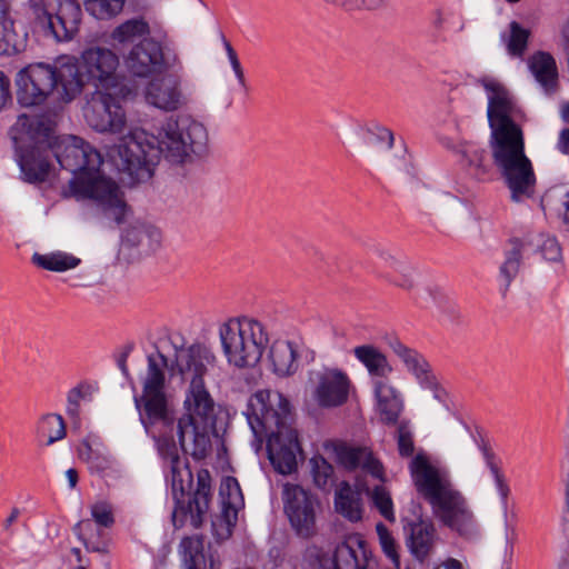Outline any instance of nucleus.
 Listing matches in <instances>:
<instances>
[{"instance_id":"16","label":"nucleus","mask_w":569,"mask_h":569,"mask_svg":"<svg viewBox=\"0 0 569 569\" xmlns=\"http://www.w3.org/2000/svg\"><path fill=\"white\" fill-rule=\"evenodd\" d=\"M349 388L350 379L346 372L325 368L316 373L313 396L320 407L336 408L347 402Z\"/></svg>"},{"instance_id":"19","label":"nucleus","mask_w":569,"mask_h":569,"mask_svg":"<svg viewBox=\"0 0 569 569\" xmlns=\"http://www.w3.org/2000/svg\"><path fill=\"white\" fill-rule=\"evenodd\" d=\"M391 349L401 359L407 370L415 376L421 388L432 391L433 398L438 401H446V391L439 386L429 362L420 352L400 341L391 343Z\"/></svg>"},{"instance_id":"26","label":"nucleus","mask_w":569,"mask_h":569,"mask_svg":"<svg viewBox=\"0 0 569 569\" xmlns=\"http://www.w3.org/2000/svg\"><path fill=\"white\" fill-rule=\"evenodd\" d=\"M353 355L368 370L370 377L375 380L388 381L392 367L385 353L373 345H361L353 349Z\"/></svg>"},{"instance_id":"30","label":"nucleus","mask_w":569,"mask_h":569,"mask_svg":"<svg viewBox=\"0 0 569 569\" xmlns=\"http://www.w3.org/2000/svg\"><path fill=\"white\" fill-rule=\"evenodd\" d=\"M150 33V26L143 18H132L116 27L109 36L112 46L126 44L137 38L147 37Z\"/></svg>"},{"instance_id":"40","label":"nucleus","mask_w":569,"mask_h":569,"mask_svg":"<svg viewBox=\"0 0 569 569\" xmlns=\"http://www.w3.org/2000/svg\"><path fill=\"white\" fill-rule=\"evenodd\" d=\"M396 440L398 452L402 458H410L415 452L413 433L410 428V422L401 420L398 422L396 431Z\"/></svg>"},{"instance_id":"36","label":"nucleus","mask_w":569,"mask_h":569,"mask_svg":"<svg viewBox=\"0 0 569 569\" xmlns=\"http://www.w3.org/2000/svg\"><path fill=\"white\" fill-rule=\"evenodd\" d=\"M363 490L370 497L373 507L379 511V513L386 520L393 522L396 520V516L390 492L382 485L375 486L372 490H370L369 487H366Z\"/></svg>"},{"instance_id":"35","label":"nucleus","mask_w":569,"mask_h":569,"mask_svg":"<svg viewBox=\"0 0 569 569\" xmlns=\"http://www.w3.org/2000/svg\"><path fill=\"white\" fill-rule=\"evenodd\" d=\"M309 465L315 486L323 491H329L335 485V470L332 465L320 455L313 456Z\"/></svg>"},{"instance_id":"5","label":"nucleus","mask_w":569,"mask_h":569,"mask_svg":"<svg viewBox=\"0 0 569 569\" xmlns=\"http://www.w3.org/2000/svg\"><path fill=\"white\" fill-rule=\"evenodd\" d=\"M53 157L62 169L74 177L63 197L77 200H92L117 224L124 222L128 206L120 196L119 187L112 180L100 176L103 162L101 153L80 137L57 138L52 133Z\"/></svg>"},{"instance_id":"63","label":"nucleus","mask_w":569,"mask_h":569,"mask_svg":"<svg viewBox=\"0 0 569 569\" xmlns=\"http://www.w3.org/2000/svg\"><path fill=\"white\" fill-rule=\"evenodd\" d=\"M562 36L566 39V41L569 42V19L567 20L562 28Z\"/></svg>"},{"instance_id":"7","label":"nucleus","mask_w":569,"mask_h":569,"mask_svg":"<svg viewBox=\"0 0 569 569\" xmlns=\"http://www.w3.org/2000/svg\"><path fill=\"white\" fill-rule=\"evenodd\" d=\"M409 468L417 491L431 505L437 518L466 539L477 537L479 527L466 498L441 478L428 458L417 455Z\"/></svg>"},{"instance_id":"48","label":"nucleus","mask_w":569,"mask_h":569,"mask_svg":"<svg viewBox=\"0 0 569 569\" xmlns=\"http://www.w3.org/2000/svg\"><path fill=\"white\" fill-rule=\"evenodd\" d=\"M360 469L375 479L381 482L385 481V468L382 463L377 458H375L370 450L367 452L366 459H363Z\"/></svg>"},{"instance_id":"29","label":"nucleus","mask_w":569,"mask_h":569,"mask_svg":"<svg viewBox=\"0 0 569 569\" xmlns=\"http://www.w3.org/2000/svg\"><path fill=\"white\" fill-rule=\"evenodd\" d=\"M336 509L350 521H359L362 518V505L359 493L348 482H342L335 498Z\"/></svg>"},{"instance_id":"32","label":"nucleus","mask_w":569,"mask_h":569,"mask_svg":"<svg viewBox=\"0 0 569 569\" xmlns=\"http://www.w3.org/2000/svg\"><path fill=\"white\" fill-rule=\"evenodd\" d=\"M38 436L44 440L46 446H51L66 437V423L58 413L44 415L38 423Z\"/></svg>"},{"instance_id":"21","label":"nucleus","mask_w":569,"mask_h":569,"mask_svg":"<svg viewBox=\"0 0 569 569\" xmlns=\"http://www.w3.org/2000/svg\"><path fill=\"white\" fill-rule=\"evenodd\" d=\"M181 76L172 73L151 80L146 87L147 102L164 111H176L184 106L186 97L180 89Z\"/></svg>"},{"instance_id":"22","label":"nucleus","mask_w":569,"mask_h":569,"mask_svg":"<svg viewBox=\"0 0 569 569\" xmlns=\"http://www.w3.org/2000/svg\"><path fill=\"white\" fill-rule=\"evenodd\" d=\"M528 68L546 94L551 96L558 91L559 71L551 53L536 51L528 59Z\"/></svg>"},{"instance_id":"9","label":"nucleus","mask_w":569,"mask_h":569,"mask_svg":"<svg viewBox=\"0 0 569 569\" xmlns=\"http://www.w3.org/2000/svg\"><path fill=\"white\" fill-rule=\"evenodd\" d=\"M76 76L74 66H63L61 58L53 66L29 64L17 73V102L23 108L40 106L54 92L69 102L80 93Z\"/></svg>"},{"instance_id":"49","label":"nucleus","mask_w":569,"mask_h":569,"mask_svg":"<svg viewBox=\"0 0 569 569\" xmlns=\"http://www.w3.org/2000/svg\"><path fill=\"white\" fill-rule=\"evenodd\" d=\"M385 0H336V7L342 8L347 11L355 9L373 10L379 8Z\"/></svg>"},{"instance_id":"41","label":"nucleus","mask_w":569,"mask_h":569,"mask_svg":"<svg viewBox=\"0 0 569 569\" xmlns=\"http://www.w3.org/2000/svg\"><path fill=\"white\" fill-rule=\"evenodd\" d=\"M376 531L383 553L396 565L399 563L398 545L389 529L382 523L376 525Z\"/></svg>"},{"instance_id":"52","label":"nucleus","mask_w":569,"mask_h":569,"mask_svg":"<svg viewBox=\"0 0 569 569\" xmlns=\"http://www.w3.org/2000/svg\"><path fill=\"white\" fill-rule=\"evenodd\" d=\"M12 103L11 82L3 71H0V111Z\"/></svg>"},{"instance_id":"51","label":"nucleus","mask_w":569,"mask_h":569,"mask_svg":"<svg viewBox=\"0 0 569 569\" xmlns=\"http://www.w3.org/2000/svg\"><path fill=\"white\" fill-rule=\"evenodd\" d=\"M542 257L548 261H558L561 258V247L555 237H548L540 246Z\"/></svg>"},{"instance_id":"34","label":"nucleus","mask_w":569,"mask_h":569,"mask_svg":"<svg viewBox=\"0 0 569 569\" xmlns=\"http://www.w3.org/2000/svg\"><path fill=\"white\" fill-rule=\"evenodd\" d=\"M147 377L142 387H166L164 369L168 368V358L158 349L147 358Z\"/></svg>"},{"instance_id":"50","label":"nucleus","mask_w":569,"mask_h":569,"mask_svg":"<svg viewBox=\"0 0 569 569\" xmlns=\"http://www.w3.org/2000/svg\"><path fill=\"white\" fill-rule=\"evenodd\" d=\"M84 397L82 386H77L69 390L67 396V413L76 419L79 417L80 400Z\"/></svg>"},{"instance_id":"18","label":"nucleus","mask_w":569,"mask_h":569,"mask_svg":"<svg viewBox=\"0 0 569 569\" xmlns=\"http://www.w3.org/2000/svg\"><path fill=\"white\" fill-rule=\"evenodd\" d=\"M455 153L459 157V162L477 182H491L495 180L496 171L493 156L489 154L486 148L472 141L459 142L453 147Z\"/></svg>"},{"instance_id":"13","label":"nucleus","mask_w":569,"mask_h":569,"mask_svg":"<svg viewBox=\"0 0 569 569\" xmlns=\"http://www.w3.org/2000/svg\"><path fill=\"white\" fill-rule=\"evenodd\" d=\"M63 66H74L77 69V81L80 83V91L86 84H91L96 90L113 89L118 92L128 88L118 77V56L110 49L94 47L83 51L81 61L73 57L61 58Z\"/></svg>"},{"instance_id":"6","label":"nucleus","mask_w":569,"mask_h":569,"mask_svg":"<svg viewBox=\"0 0 569 569\" xmlns=\"http://www.w3.org/2000/svg\"><path fill=\"white\" fill-rule=\"evenodd\" d=\"M243 415L254 437L267 438L268 457L273 468L282 475L293 472L300 445L292 427L290 401L277 390H258L249 398Z\"/></svg>"},{"instance_id":"10","label":"nucleus","mask_w":569,"mask_h":569,"mask_svg":"<svg viewBox=\"0 0 569 569\" xmlns=\"http://www.w3.org/2000/svg\"><path fill=\"white\" fill-rule=\"evenodd\" d=\"M219 336L228 362L237 368L254 367L269 342L263 325L248 317L228 320Z\"/></svg>"},{"instance_id":"43","label":"nucleus","mask_w":569,"mask_h":569,"mask_svg":"<svg viewBox=\"0 0 569 569\" xmlns=\"http://www.w3.org/2000/svg\"><path fill=\"white\" fill-rule=\"evenodd\" d=\"M220 496L223 501H230L232 505L242 506L243 497L240 485L234 477H226L220 486Z\"/></svg>"},{"instance_id":"20","label":"nucleus","mask_w":569,"mask_h":569,"mask_svg":"<svg viewBox=\"0 0 569 569\" xmlns=\"http://www.w3.org/2000/svg\"><path fill=\"white\" fill-rule=\"evenodd\" d=\"M403 531L407 536V546L412 556L420 562L426 561L438 541L433 522L422 517H416L412 520L403 519Z\"/></svg>"},{"instance_id":"3","label":"nucleus","mask_w":569,"mask_h":569,"mask_svg":"<svg viewBox=\"0 0 569 569\" xmlns=\"http://www.w3.org/2000/svg\"><path fill=\"white\" fill-rule=\"evenodd\" d=\"M481 84L489 94L487 116L495 163L509 190L510 201L522 203L535 198L537 176L525 151L523 132L511 118L512 99L509 91L495 79L483 78Z\"/></svg>"},{"instance_id":"17","label":"nucleus","mask_w":569,"mask_h":569,"mask_svg":"<svg viewBox=\"0 0 569 569\" xmlns=\"http://www.w3.org/2000/svg\"><path fill=\"white\" fill-rule=\"evenodd\" d=\"M377 560L358 535L349 536L335 548L329 569H375Z\"/></svg>"},{"instance_id":"12","label":"nucleus","mask_w":569,"mask_h":569,"mask_svg":"<svg viewBox=\"0 0 569 569\" xmlns=\"http://www.w3.org/2000/svg\"><path fill=\"white\" fill-rule=\"evenodd\" d=\"M128 71L139 78H149L163 72L183 74L184 66L178 48L167 41L163 44L153 38H143L126 57Z\"/></svg>"},{"instance_id":"37","label":"nucleus","mask_w":569,"mask_h":569,"mask_svg":"<svg viewBox=\"0 0 569 569\" xmlns=\"http://www.w3.org/2000/svg\"><path fill=\"white\" fill-rule=\"evenodd\" d=\"M126 0H84V8L92 17L103 20L110 19L123 9Z\"/></svg>"},{"instance_id":"2","label":"nucleus","mask_w":569,"mask_h":569,"mask_svg":"<svg viewBox=\"0 0 569 569\" xmlns=\"http://www.w3.org/2000/svg\"><path fill=\"white\" fill-rule=\"evenodd\" d=\"M208 150L209 133L204 124L180 114L167 119L158 137L148 136L143 130L130 132L110 157L118 171L127 173L130 183H137L151 178L161 156L169 162L181 164L206 156Z\"/></svg>"},{"instance_id":"24","label":"nucleus","mask_w":569,"mask_h":569,"mask_svg":"<svg viewBox=\"0 0 569 569\" xmlns=\"http://www.w3.org/2000/svg\"><path fill=\"white\" fill-rule=\"evenodd\" d=\"M523 248L525 242L517 237L510 238L503 248V261L499 267L498 274L500 292L503 297L520 271Z\"/></svg>"},{"instance_id":"39","label":"nucleus","mask_w":569,"mask_h":569,"mask_svg":"<svg viewBox=\"0 0 569 569\" xmlns=\"http://www.w3.org/2000/svg\"><path fill=\"white\" fill-rule=\"evenodd\" d=\"M369 450L362 447L340 446L337 448L338 461L348 470L360 468Z\"/></svg>"},{"instance_id":"54","label":"nucleus","mask_w":569,"mask_h":569,"mask_svg":"<svg viewBox=\"0 0 569 569\" xmlns=\"http://www.w3.org/2000/svg\"><path fill=\"white\" fill-rule=\"evenodd\" d=\"M133 348H134V345L132 342L127 343L126 346H123L122 351L118 355V357L116 359L119 369L121 370V372L124 376L129 375L127 360H128L130 353L132 352Z\"/></svg>"},{"instance_id":"8","label":"nucleus","mask_w":569,"mask_h":569,"mask_svg":"<svg viewBox=\"0 0 569 569\" xmlns=\"http://www.w3.org/2000/svg\"><path fill=\"white\" fill-rule=\"evenodd\" d=\"M56 122L48 113H21L10 128L20 178L30 184L48 180L52 169V133Z\"/></svg>"},{"instance_id":"55","label":"nucleus","mask_w":569,"mask_h":569,"mask_svg":"<svg viewBox=\"0 0 569 569\" xmlns=\"http://www.w3.org/2000/svg\"><path fill=\"white\" fill-rule=\"evenodd\" d=\"M557 148L563 154H568L569 153V128L563 129L560 132V137H559V140H558Z\"/></svg>"},{"instance_id":"31","label":"nucleus","mask_w":569,"mask_h":569,"mask_svg":"<svg viewBox=\"0 0 569 569\" xmlns=\"http://www.w3.org/2000/svg\"><path fill=\"white\" fill-rule=\"evenodd\" d=\"M32 262L37 267L48 271L64 272L77 268L81 263V259L71 253L58 250L43 254L36 252L32 256Z\"/></svg>"},{"instance_id":"15","label":"nucleus","mask_w":569,"mask_h":569,"mask_svg":"<svg viewBox=\"0 0 569 569\" xmlns=\"http://www.w3.org/2000/svg\"><path fill=\"white\" fill-rule=\"evenodd\" d=\"M284 511L296 533L310 538L316 533L315 499L298 485H286L283 490Z\"/></svg>"},{"instance_id":"1","label":"nucleus","mask_w":569,"mask_h":569,"mask_svg":"<svg viewBox=\"0 0 569 569\" xmlns=\"http://www.w3.org/2000/svg\"><path fill=\"white\" fill-rule=\"evenodd\" d=\"M134 406L146 432L157 441L159 451L168 459L171 489L174 501L171 519L174 528H182L188 520L194 529L200 528L209 511L212 498L211 476L208 469L197 473V488L191 492L193 477L188 465L177 452L174 441L176 417L170 408L164 387H142L134 396Z\"/></svg>"},{"instance_id":"44","label":"nucleus","mask_w":569,"mask_h":569,"mask_svg":"<svg viewBox=\"0 0 569 569\" xmlns=\"http://www.w3.org/2000/svg\"><path fill=\"white\" fill-rule=\"evenodd\" d=\"M92 520L100 527L111 528L114 523L112 507L106 501H98L91 506Z\"/></svg>"},{"instance_id":"33","label":"nucleus","mask_w":569,"mask_h":569,"mask_svg":"<svg viewBox=\"0 0 569 569\" xmlns=\"http://www.w3.org/2000/svg\"><path fill=\"white\" fill-rule=\"evenodd\" d=\"M239 507L230 501L222 502L221 515L211 522L212 533L217 539L224 540L232 535V529L238 520Z\"/></svg>"},{"instance_id":"46","label":"nucleus","mask_w":569,"mask_h":569,"mask_svg":"<svg viewBox=\"0 0 569 569\" xmlns=\"http://www.w3.org/2000/svg\"><path fill=\"white\" fill-rule=\"evenodd\" d=\"M367 142L369 144H386L387 149L393 147V133L385 127H376L375 129L367 130Z\"/></svg>"},{"instance_id":"60","label":"nucleus","mask_w":569,"mask_h":569,"mask_svg":"<svg viewBox=\"0 0 569 569\" xmlns=\"http://www.w3.org/2000/svg\"><path fill=\"white\" fill-rule=\"evenodd\" d=\"M562 207L565 209L562 214L563 223L569 228V191L565 194V200L562 201Z\"/></svg>"},{"instance_id":"4","label":"nucleus","mask_w":569,"mask_h":569,"mask_svg":"<svg viewBox=\"0 0 569 569\" xmlns=\"http://www.w3.org/2000/svg\"><path fill=\"white\" fill-rule=\"evenodd\" d=\"M214 356L202 345H192L176 355V365L182 379H190L184 399L187 412L177 420L174 435L186 453L203 460L211 452L210 435L216 431L214 401L203 382L207 365Z\"/></svg>"},{"instance_id":"62","label":"nucleus","mask_w":569,"mask_h":569,"mask_svg":"<svg viewBox=\"0 0 569 569\" xmlns=\"http://www.w3.org/2000/svg\"><path fill=\"white\" fill-rule=\"evenodd\" d=\"M71 553L76 557L78 562H82V553L79 548H77V547L71 548Z\"/></svg>"},{"instance_id":"42","label":"nucleus","mask_w":569,"mask_h":569,"mask_svg":"<svg viewBox=\"0 0 569 569\" xmlns=\"http://www.w3.org/2000/svg\"><path fill=\"white\" fill-rule=\"evenodd\" d=\"M91 530H92V520L91 519L80 520L73 527L74 535L83 543V546L88 552L104 553L107 551V547L104 543L94 542L86 537V532L91 531Z\"/></svg>"},{"instance_id":"38","label":"nucleus","mask_w":569,"mask_h":569,"mask_svg":"<svg viewBox=\"0 0 569 569\" xmlns=\"http://www.w3.org/2000/svg\"><path fill=\"white\" fill-rule=\"evenodd\" d=\"M510 34L507 40V51L512 57H522L528 47L530 32L517 21L509 24Z\"/></svg>"},{"instance_id":"53","label":"nucleus","mask_w":569,"mask_h":569,"mask_svg":"<svg viewBox=\"0 0 569 569\" xmlns=\"http://www.w3.org/2000/svg\"><path fill=\"white\" fill-rule=\"evenodd\" d=\"M490 473L495 480V485H496L499 496L501 497L502 501L506 502L507 498L510 493V488L508 486V482L505 478V475H503L501 468L497 470V473L496 472H490Z\"/></svg>"},{"instance_id":"56","label":"nucleus","mask_w":569,"mask_h":569,"mask_svg":"<svg viewBox=\"0 0 569 569\" xmlns=\"http://www.w3.org/2000/svg\"><path fill=\"white\" fill-rule=\"evenodd\" d=\"M66 477L68 479V485L70 489H74L77 487V483L79 481V473L77 469L70 468L66 471Z\"/></svg>"},{"instance_id":"64","label":"nucleus","mask_w":569,"mask_h":569,"mask_svg":"<svg viewBox=\"0 0 569 569\" xmlns=\"http://www.w3.org/2000/svg\"><path fill=\"white\" fill-rule=\"evenodd\" d=\"M560 569H568L569 568V560L567 558H562L559 561Z\"/></svg>"},{"instance_id":"47","label":"nucleus","mask_w":569,"mask_h":569,"mask_svg":"<svg viewBox=\"0 0 569 569\" xmlns=\"http://www.w3.org/2000/svg\"><path fill=\"white\" fill-rule=\"evenodd\" d=\"M221 40H222L224 50H226L228 59H229V62L231 64V68H232L233 72H234V74H236V78H237L239 84L241 87L246 88V79H244L243 69L241 67V63L239 61V58H238V54H237L236 50L233 49V47L231 46L229 40L222 33H221Z\"/></svg>"},{"instance_id":"14","label":"nucleus","mask_w":569,"mask_h":569,"mask_svg":"<svg viewBox=\"0 0 569 569\" xmlns=\"http://www.w3.org/2000/svg\"><path fill=\"white\" fill-rule=\"evenodd\" d=\"M130 94V88H123L121 92L96 90L83 109L87 123L98 132H121L126 124L121 102Z\"/></svg>"},{"instance_id":"58","label":"nucleus","mask_w":569,"mask_h":569,"mask_svg":"<svg viewBox=\"0 0 569 569\" xmlns=\"http://www.w3.org/2000/svg\"><path fill=\"white\" fill-rule=\"evenodd\" d=\"M19 516H20V510L18 508H16V507L12 508L9 517L3 522L4 530L9 531L10 527L12 526V523H14L17 521Z\"/></svg>"},{"instance_id":"57","label":"nucleus","mask_w":569,"mask_h":569,"mask_svg":"<svg viewBox=\"0 0 569 569\" xmlns=\"http://www.w3.org/2000/svg\"><path fill=\"white\" fill-rule=\"evenodd\" d=\"M140 230L137 228H132L130 230H127L124 239L130 242L132 246H137L140 242Z\"/></svg>"},{"instance_id":"27","label":"nucleus","mask_w":569,"mask_h":569,"mask_svg":"<svg viewBox=\"0 0 569 569\" xmlns=\"http://www.w3.org/2000/svg\"><path fill=\"white\" fill-rule=\"evenodd\" d=\"M23 47V37L17 32L8 3L0 0V56H13Z\"/></svg>"},{"instance_id":"45","label":"nucleus","mask_w":569,"mask_h":569,"mask_svg":"<svg viewBox=\"0 0 569 569\" xmlns=\"http://www.w3.org/2000/svg\"><path fill=\"white\" fill-rule=\"evenodd\" d=\"M476 442L490 472L497 473V470L501 468V459L495 453L489 440L480 436Z\"/></svg>"},{"instance_id":"28","label":"nucleus","mask_w":569,"mask_h":569,"mask_svg":"<svg viewBox=\"0 0 569 569\" xmlns=\"http://www.w3.org/2000/svg\"><path fill=\"white\" fill-rule=\"evenodd\" d=\"M180 546L183 549L184 569H213V560L204 553L201 537H186Z\"/></svg>"},{"instance_id":"25","label":"nucleus","mask_w":569,"mask_h":569,"mask_svg":"<svg viewBox=\"0 0 569 569\" xmlns=\"http://www.w3.org/2000/svg\"><path fill=\"white\" fill-rule=\"evenodd\" d=\"M298 349L299 346L289 340H276L271 345L269 359L277 376H291L298 370Z\"/></svg>"},{"instance_id":"11","label":"nucleus","mask_w":569,"mask_h":569,"mask_svg":"<svg viewBox=\"0 0 569 569\" xmlns=\"http://www.w3.org/2000/svg\"><path fill=\"white\" fill-rule=\"evenodd\" d=\"M32 31L57 42L74 38L81 22L78 0H29Z\"/></svg>"},{"instance_id":"23","label":"nucleus","mask_w":569,"mask_h":569,"mask_svg":"<svg viewBox=\"0 0 569 569\" xmlns=\"http://www.w3.org/2000/svg\"><path fill=\"white\" fill-rule=\"evenodd\" d=\"M373 392L381 421L386 425L398 423L399 416L403 410L400 393L386 380H375Z\"/></svg>"},{"instance_id":"59","label":"nucleus","mask_w":569,"mask_h":569,"mask_svg":"<svg viewBox=\"0 0 569 569\" xmlns=\"http://www.w3.org/2000/svg\"><path fill=\"white\" fill-rule=\"evenodd\" d=\"M392 281L398 287H401V288H405V289H410L412 287V284H413V281H412V279H411V277L409 274H403L400 278L393 279Z\"/></svg>"},{"instance_id":"61","label":"nucleus","mask_w":569,"mask_h":569,"mask_svg":"<svg viewBox=\"0 0 569 569\" xmlns=\"http://www.w3.org/2000/svg\"><path fill=\"white\" fill-rule=\"evenodd\" d=\"M435 569H463V568L459 560L450 558L443 563L442 568L436 567Z\"/></svg>"}]
</instances>
